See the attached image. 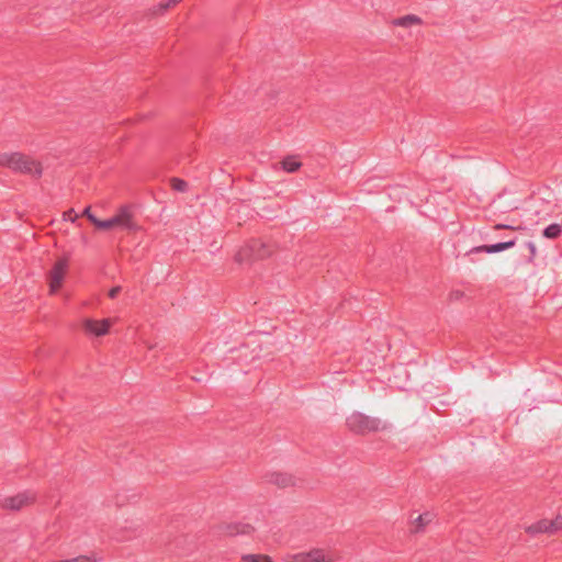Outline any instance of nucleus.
I'll list each match as a JSON object with an SVG mask.
<instances>
[{
    "label": "nucleus",
    "mask_w": 562,
    "mask_h": 562,
    "mask_svg": "<svg viewBox=\"0 0 562 562\" xmlns=\"http://www.w3.org/2000/svg\"><path fill=\"white\" fill-rule=\"evenodd\" d=\"M0 167L34 178H40L43 173L42 164L21 151L0 153Z\"/></svg>",
    "instance_id": "1"
},
{
    "label": "nucleus",
    "mask_w": 562,
    "mask_h": 562,
    "mask_svg": "<svg viewBox=\"0 0 562 562\" xmlns=\"http://www.w3.org/2000/svg\"><path fill=\"white\" fill-rule=\"evenodd\" d=\"M346 427L355 435L366 436L371 432H379L389 429V424L378 417L369 416L356 411L346 418Z\"/></svg>",
    "instance_id": "2"
},
{
    "label": "nucleus",
    "mask_w": 562,
    "mask_h": 562,
    "mask_svg": "<svg viewBox=\"0 0 562 562\" xmlns=\"http://www.w3.org/2000/svg\"><path fill=\"white\" fill-rule=\"evenodd\" d=\"M273 252V246L270 243L260 239L250 240L236 254V261L239 263L252 260H261L269 257Z\"/></svg>",
    "instance_id": "3"
},
{
    "label": "nucleus",
    "mask_w": 562,
    "mask_h": 562,
    "mask_svg": "<svg viewBox=\"0 0 562 562\" xmlns=\"http://www.w3.org/2000/svg\"><path fill=\"white\" fill-rule=\"evenodd\" d=\"M114 227L127 231L137 229L130 206H121L112 217L108 220H99L97 225V228L99 229H111Z\"/></svg>",
    "instance_id": "4"
},
{
    "label": "nucleus",
    "mask_w": 562,
    "mask_h": 562,
    "mask_svg": "<svg viewBox=\"0 0 562 562\" xmlns=\"http://www.w3.org/2000/svg\"><path fill=\"white\" fill-rule=\"evenodd\" d=\"M69 261L67 257L59 258L48 272L49 293L55 294L63 285V281L68 271Z\"/></svg>",
    "instance_id": "5"
},
{
    "label": "nucleus",
    "mask_w": 562,
    "mask_h": 562,
    "mask_svg": "<svg viewBox=\"0 0 562 562\" xmlns=\"http://www.w3.org/2000/svg\"><path fill=\"white\" fill-rule=\"evenodd\" d=\"M36 498V494L32 491H24L14 496L5 497L2 501V507L11 510H19L26 505L32 504Z\"/></svg>",
    "instance_id": "6"
},
{
    "label": "nucleus",
    "mask_w": 562,
    "mask_h": 562,
    "mask_svg": "<svg viewBox=\"0 0 562 562\" xmlns=\"http://www.w3.org/2000/svg\"><path fill=\"white\" fill-rule=\"evenodd\" d=\"M111 324V321L108 318L102 321L86 318L82 323L86 333L97 337L105 335L109 331Z\"/></svg>",
    "instance_id": "7"
},
{
    "label": "nucleus",
    "mask_w": 562,
    "mask_h": 562,
    "mask_svg": "<svg viewBox=\"0 0 562 562\" xmlns=\"http://www.w3.org/2000/svg\"><path fill=\"white\" fill-rule=\"evenodd\" d=\"M516 244V240L515 239H510V240H507V241H502V243H496V244H493V245H482V246H476V247H473L471 250H470V254H474V252H487V254H495V252H501V251H504L506 249H509L512 247H514Z\"/></svg>",
    "instance_id": "8"
},
{
    "label": "nucleus",
    "mask_w": 562,
    "mask_h": 562,
    "mask_svg": "<svg viewBox=\"0 0 562 562\" xmlns=\"http://www.w3.org/2000/svg\"><path fill=\"white\" fill-rule=\"evenodd\" d=\"M308 562H334L335 555L322 548H314L306 552Z\"/></svg>",
    "instance_id": "9"
},
{
    "label": "nucleus",
    "mask_w": 562,
    "mask_h": 562,
    "mask_svg": "<svg viewBox=\"0 0 562 562\" xmlns=\"http://www.w3.org/2000/svg\"><path fill=\"white\" fill-rule=\"evenodd\" d=\"M551 528L552 524H550V520L541 519L526 527L525 531L531 536H536L538 533H552Z\"/></svg>",
    "instance_id": "10"
},
{
    "label": "nucleus",
    "mask_w": 562,
    "mask_h": 562,
    "mask_svg": "<svg viewBox=\"0 0 562 562\" xmlns=\"http://www.w3.org/2000/svg\"><path fill=\"white\" fill-rule=\"evenodd\" d=\"M269 481L279 487L292 486L295 483L294 477L288 473H272Z\"/></svg>",
    "instance_id": "11"
},
{
    "label": "nucleus",
    "mask_w": 562,
    "mask_h": 562,
    "mask_svg": "<svg viewBox=\"0 0 562 562\" xmlns=\"http://www.w3.org/2000/svg\"><path fill=\"white\" fill-rule=\"evenodd\" d=\"M420 23H422L420 18L415 14H407L405 16H401V18L394 19L392 21V24L394 26H401V27H411L413 25H419Z\"/></svg>",
    "instance_id": "12"
},
{
    "label": "nucleus",
    "mask_w": 562,
    "mask_h": 562,
    "mask_svg": "<svg viewBox=\"0 0 562 562\" xmlns=\"http://www.w3.org/2000/svg\"><path fill=\"white\" fill-rule=\"evenodd\" d=\"M282 169L286 172H295L302 166L301 161L294 156H288L282 161Z\"/></svg>",
    "instance_id": "13"
},
{
    "label": "nucleus",
    "mask_w": 562,
    "mask_h": 562,
    "mask_svg": "<svg viewBox=\"0 0 562 562\" xmlns=\"http://www.w3.org/2000/svg\"><path fill=\"white\" fill-rule=\"evenodd\" d=\"M562 233V225L560 224H550L543 229V236L549 239L558 238Z\"/></svg>",
    "instance_id": "14"
},
{
    "label": "nucleus",
    "mask_w": 562,
    "mask_h": 562,
    "mask_svg": "<svg viewBox=\"0 0 562 562\" xmlns=\"http://www.w3.org/2000/svg\"><path fill=\"white\" fill-rule=\"evenodd\" d=\"M284 562H308L306 552L288 553L283 557Z\"/></svg>",
    "instance_id": "15"
},
{
    "label": "nucleus",
    "mask_w": 562,
    "mask_h": 562,
    "mask_svg": "<svg viewBox=\"0 0 562 562\" xmlns=\"http://www.w3.org/2000/svg\"><path fill=\"white\" fill-rule=\"evenodd\" d=\"M170 183H171L172 189L178 192H186L188 189V183L184 180L179 179V178H172L170 180Z\"/></svg>",
    "instance_id": "16"
},
{
    "label": "nucleus",
    "mask_w": 562,
    "mask_h": 562,
    "mask_svg": "<svg viewBox=\"0 0 562 562\" xmlns=\"http://www.w3.org/2000/svg\"><path fill=\"white\" fill-rule=\"evenodd\" d=\"M501 199H502V195L499 194L497 196V199H495L491 204H490V212L493 216H496L498 213H504L506 212V210H504L499 202H501Z\"/></svg>",
    "instance_id": "17"
},
{
    "label": "nucleus",
    "mask_w": 562,
    "mask_h": 562,
    "mask_svg": "<svg viewBox=\"0 0 562 562\" xmlns=\"http://www.w3.org/2000/svg\"><path fill=\"white\" fill-rule=\"evenodd\" d=\"M550 524H552L551 531L552 533H555L559 530H562V515L559 514L555 516L554 519L550 520Z\"/></svg>",
    "instance_id": "18"
},
{
    "label": "nucleus",
    "mask_w": 562,
    "mask_h": 562,
    "mask_svg": "<svg viewBox=\"0 0 562 562\" xmlns=\"http://www.w3.org/2000/svg\"><path fill=\"white\" fill-rule=\"evenodd\" d=\"M412 524L411 532L417 533L422 529V514L414 517Z\"/></svg>",
    "instance_id": "19"
},
{
    "label": "nucleus",
    "mask_w": 562,
    "mask_h": 562,
    "mask_svg": "<svg viewBox=\"0 0 562 562\" xmlns=\"http://www.w3.org/2000/svg\"><path fill=\"white\" fill-rule=\"evenodd\" d=\"M82 216H86L95 227L98 225V222H99V218H97L92 212H91V207L90 206H87L83 211H82Z\"/></svg>",
    "instance_id": "20"
},
{
    "label": "nucleus",
    "mask_w": 562,
    "mask_h": 562,
    "mask_svg": "<svg viewBox=\"0 0 562 562\" xmlns=\"http://www.w3.org/2000/svg\"><path fill=\"white\" fill-rule=\"evenodd\" d=\"M78 218V214L75 212L74 209H70L64 213V220L69 221L71 223H75Z\"/></svg>",
    "instance_id": "21"
},
{
    "label": "nucleus",
    "mask_w": 562,
    "mask_h": 562,
    "mask_svg": "<svg viewBox=\"0 0 562 562\" xmlns=\"http://www.w3.org/2000/svg\"><path fill=\"white\" fill-rule=\"evenodd\" d=\"M252 530H254V528L250 525H248V524H246V525H238V526L235 527V532L236 533H244V535H246V533H250Z\"/></svg>",
    "instance_id": "22"
},
{
    "label": "nucleus",
    "mask_w": 562,
    "mask_h": 562,
    "mask_svg": "<svg viewBox=\"0 0 562 562\" xmlns=\"http://www.w3.org/2000/svg\"><path fill=\"white\" fill-rule=\"evenodd\" d=\"M262 559V554H244L241 560L244 562H260Z\"/></svg>",
    "instance_id": "23"
},
{
    "label": "nucleus",
    "mask_w": 562,
    "mask_h": 562,
    "mask_svg": "<svg viewBox=\"0 0 562 562\" xmlns=\"http://www.w3.org/2000/svg\"><path fill=\"white\" fill-rule=\"evenodd\" d=\"M528 250H529V261H533L536 255H537V247L535 245V243L532 241H528L526 244Z\"/></svg>",
    "instance_id": "24"
},
{
    "label": "nucleus",
    "mask_w": 562,
    "mask_h": 562,
    "mask_svg": "<svg viewBox=\"0 0 562 562\" xmlns=\"http://www.w3.org/2000/svg\"><path fill=\"white\" fill-rule=\"evenodd\" d=\"M67 562H97V560L88 555H79L74 559L67 560Z\"/></svg>",
    "instance_id": "25"
},
{
    "label": "nucleus",
    "mask_w": 562,
    "mask_h": 562,
    "mask_svg": "<svg viewBox=\"0 0 562 562\" xmlns=\"http://www.w3.org/2000/svg\"><path fill=\"white\" fill-rule=\"evenodd\" d=\"M494 229L498 231V229H512V231H515L517 229L518 227L513 225V224H505V223H496L494 226H493Z\"/></svg>",
    "instance_id": "26"
},
{
    "label": "nucleus",
    "mask_w": 562,
    "mask_h": 562,
    "mask_svg": "<svg viewBox=\"0 0 562 562\" xmlns=\"http://www.w3.org/2000/svg\"><path fill=\"white\" fill-rule=\"evenodd\" d=\"M181 0H167L166 2L159 3V8H160V10L165 11V10L169 9L170 7L176 5Z\"/></svg>",
    "instance_id": "27"
},
{
    "label": "nucleus",
    "mask_w": 562,
    "mask_h": 562,
    "mask_svg": "<svg viewBox=\"0 0 562 562\" xmlns=\"http://www.w3.org/2000/svg\"><path fill=\"white\" fill-rule=\"evenodd\" d=\"M120 291H121V288H120V286H114V288H112V289L109 291V296H110L111 299H114V297H116V296H117V294L120 293Z\"/></svg>",
    "instance_id": "28"
},
{
    "label": "nucleus",
    "mask_w": 562,
    "mask_h": 562,
    "mask_svg": "<svg viewBox=\"0 0 562 562\" xmlns=\"http://www.w3.org/2000/svg\"><path fill=\"white\" fill-rule=\"evenodd\" d=\"M260 562H274L269 555L262 554Z\"/></svg>",
    "instance_id": "29"
},
{
    "label": "nucleus",
    "mask_w": 562,
    "mask_h": 562,
    "mask_svg": "<svg viewBox=\"0 0 562 562\" xmlns=\"http://www.w3.org/2000/svg\"><path fill=\"white\" fill-rule=\"evenodd\" d=\"M452 294H453V295H456V297H459V296H461V295H462V293H460V292H454V293H452Z\"/></svg>",
    "instance_id": "30"
},
{
    "label": "nucleus",
    "mask_w": 562,
    "mask_h": 562,
    "mask_svg": "<svg viewBox=\"0 0 562 562\" xmlns=\"http://www.w3.org/2000/svg\"><path fill=\"white\" fill-rule=\"evenodd\" d=\"M426 516H427V514L424 513V518H423L424 525L426 524Z\"/></svg>",
    "instance_id": "31"
},
{
    "label": "nucleus",
    "mask_w": 562,
    "mask_h": 562,
    "mask_svg": "<svg viewBox=\"0 0 562 562\" xmlns=\"http://www.w3.org/2000/svg\"><path fill=\"white\" fill-rule=\"evenodd\" d=\"M52 562H67V560H58V561H52Z\"/></svg>",
    "instance_id": "32"
}]
</instances>
